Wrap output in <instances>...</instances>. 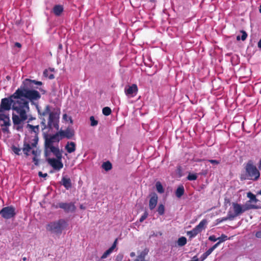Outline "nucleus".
<instances>
[{
	"label": "nucleus",
	"mask_w": 261,
	"mask_h": 261,
	"mask_svg": "<svg viewBox=\"0 0 261 261\" xmlns=\"http://www.w3.org/2000/svg\"><path fill=\"white\" fill-rule=\"evenodd\" d=\"M69 119L70 120L71 123H72V120L71 117H69Z\"/></svg>",
	"instance_id": "obj_58"
},
{
	"label": "nucleus",
	"mask_w": 261,
	"mask_h": 261,
	"mask_svg": "<svg viewBox=\"0 0 261 261\" xmlns=\"http://www.w3.org/2000/svg\"><path fill=\"white\" fill-rule=\"evenodd\" d=\"M41 124L43 126V127L42 128V129H44L47 127V126L45 123V120L44 118H43L41 122Z\"/></svg>",
	"instance_id": "obj_46"
},
{
	"label": "nucleus",
	"mask_w": 261,
	"mask_h": 261,
	"mask_svg": "<svg viewBox=\"0 0 261 261\" xmlns=\"http://www.w3.org/2000/svg\"><path fill=\"white\" fill-rule=\"evenodd\" d=\"M112 111L110 108L106 107L102 109V113L105 116H109L111 114Z\"/></svg>",
	"instance_id": "obj_31"
},
{
	"label": "nucleus",
	"mask_w": 261,
	"mask_h": 261,
	"mask_svg": "<svg viewBox=\"0 0 261 261\" xmlns=\"http://www.w3.org/2000/svg\"><path fill=\"white\" fill-rule=\"evenodd\" d=\"M65 148L68 153H71L75 151L76 149V144L73 142H68Z\"/></svg>",
	"instance_id": "obj_17"
},
{
	"label": "nucleus",
	"mask_w": 261,
	"mask_h": 261,
	"mask_svg": "<svg viewBox=\"0 0 261 261\" xmlns=\"http://www.w3.org/2000/svg\"><path fill=\"white\" fill-rule=\"evenodd\" d=\"M232 206L234 213H232L230 211L228 212L229 218L230 219H233L235 217L240 215L244 212H245V210L244 209V207L240 204L233 202L232 203Z\"/></svg>",
	"instance_id": "obj_8"
},
{
	"label": "nucleus",
	"mask_w": 261,
	"mask_h": 261,
	"mask_svg": "<svg viewBox=\"0 0 261 261\" xmlns=\"http://www.w3.org/2000/svg\"><path fill=\"white\" fill-rule=\"evenodd\" d=\"M135 255H136V254H135V253L134 252H131V253H130V256L131 257H134Z\"/></svg>",
	"instance_id": "obj_54"
},
{
	"label": "nucleus",
	"mask_w": 261,
	"mask_h": 261,
	"mask_svg": "<svg viewBox=\"0 0 261 261\" xmlns=\"http://www.w3.org/2000/svg\"><path fill=\"white\" fill-rule=\"evenodd\" d=\"M43 75L45 77H48L50 80H52L55 78L54 75L53 73H49V70L47 69H45L43 71Z\"/></svg>",
	"instance_id": "obj_28"
},
{
	"label": "nucleus",
	"mask_w": 261,
	"mask_h": 261,
	"mask_svg": "<svg viewBox=\"0 0 261 261\" xmlns=\"http://www.w3.org/2000/svg\"><path fill=\"white\" fill-rule=\"evenodd\" d=\"M259 12L261 13V5L260 6V8H259Z\"/></svg>",
	"instance_id": "obj_59"
},
{
	"label": "nucleus",
	"mask_w": 261,
	"mask_h": 261,
	"mask_svg": "<svg viewBox=\"0 0 261 261\" xmlns=\"http://www.w3.org/2000/svg\"><path fill=\"white\" fill-rule=\"evenodd\" d=\"M189 261H199V259L196 255L193 256L192 259Z\"/></svg>",
	"instance_id": "obj_51"
},
{
	"label": "nucleus",
	"mask_w": 261,
	"mask_h": 261,
	"mask_svg": "<svg viewBox=\"0 0 261 261\" xmlns=\"http://www.w3.org/2000/svg\"><path fill=\"white\" fill-rule=\"evenodd\" d=\"M258 194L261 195V190L258 192Z\"/></svg>",
	"instance_id": "obj_61"
},
{
	"label": "nucleus",
	"mask_w": 261,
	"mask_h": 261,
	"mask_svg": "<svg viewBox=\"0 0 261 261\" xmlns=\"http://www.w3.org/2000/svg\"><path fill=\"white\" fill-rule=\"evenodd\" d=\"M16 91L14 93L8 97L2 98L0 103V121L3 123L1 124L3 126H9L11 125L10 119L9 115L5 113V112H9L11 110L13 111L12 113L16 112L14 109V106L16 103Z\"/></svg>",
	"instance_id": "obj_2"
},
{
	"label": "nucleus",
	"mask_w": 261,
	"mask_h": 261,
	"mask_svg": "<svg viewBox=\"0 0 261 261\" xmlns=\"http://www.w3.org/2000/svg\"><path fill=\"white\" fill-rule=\"evenodd\" d=\"M219 241L216 243L218 244V246L220 245V244L228 239V237L225 234H222L221 236L218 238Z\"/></svg>",
	"instance_id": "obj_30"
},
{
	"label": "nucleus",
	"mask_w": 261,
	"mask_h": 261,
	"mask_svg": "<svg viewBox=\"0 0 261 261\" xmlns=\"http://www.w3.org/2000/svg\"><path fill=\"white\" fill-rule=\"evenodd\" d=\"M38 175L39 177H46L48 176V174L46 173H43L41 171H39L38 172Z\"/></svg>",
	"instance_id": "obj_45"
},
{
	"label": "nucleus",
	"mask_w": 261,
	"mask_h": 261,
	"mask_svg": "<svg viewBox=\"0 0 261 261\" xmlns=\"http://www.w3.org/2000/svg\"><path fill=\"white\" fill-rule=\"evenodd\" d=\"M54 206L56 208H60L63 209L65 213H73L75 212L76 210V206H75L74 203L70 202H60L58 203L57 205H54Z\"/></svg>",
	"instance_id": "obj_10"
},
{
	"label": "nucleus",
	"mask_w": 261,
	"mask_h": 261,
	"mask_svg": "<svg viewBox=\"0 0 261 261\" xmlns=\"http://www.w3.org/2000/svg\"><path fill=\"white\" fill-rule=\"evenodd\" d=\"M243 207L244 209L245 210V211L251 209H258L260 208V207L258 205L248 204L247 203H246Z\"/></svg>",
	"instance_id": "obj_23"
},
{
	"label": "nucleus",
	"mask_w": 261,
	"mask_h": 261,
	"mask_svg": "<svg viewBox=\"0 0 261 261\" xmlns=\"http://www.w3.org/2000/svg\"><path fill=\"white\" fill-rule=\"evenodd\" d=\"M207 221L205 219H203L200 221L198 225L195 226V227L199 230L200 232H201L204 225H205Z\"/></svg>",
	"instance_id": "obj_27"
},
{
	"label": "nucleus",
	"mask_w": 261,
	"mask_h": 261,
	"mask_svg": "<svg viewBox=\"0 0 261 261\" xmlns=\"http://www.w3.org/2000/svg\"><path fill=\"white\" fill-rule=\"evenodd\" d=\"M63 7L62 5H55L53 9V12L55 15L57 16H59L61 15L63 12Z\"/></svg>",
	"instance_id": "obj_18"
},
{
	"label": "nucleus",
	"mask_w": 261,
	"mask_h": 261,
	"mask_svg": "<svg viewBox=\"0 0 261 261\" xmlns=\"http://www.w3.org/2000/svg\"><path fill=\"white\" fill-rule=\"evenodd\" d=\"M125 93L126 95L132 97L136 96L138 91V88L136 84H133L129 86L128 88H125Z\"/></svg>",
	"instance_id": "obj_12"
},
{
	"label": "nucleus",
	"mask_w": 261,
	"mask_h": 261,
	"mask_svg": "<svg viewBox=\"0 0 261 261\" xmlns=\"http://www.w3.org/2000/svg\"><path fill=\"white\" fill-rule=\"evenodd\" d=\"M61 184L67 190L72 187L71 181L70 178L63 176L62 178Z\"/></svg>",
	"instance_id": "obj_16"
},
{
	"label": "nucleus",
	"mask_w": 261,
	"mask_h": 261,
	"mask_svg": "<svg viewBox=\"0 0 261 261\" xmlns=\"http://www.w3.org/2000/svg\"><path fill=\"white\" fill-rule=\"evenodd\" d=\"M41 151L39 150H32V153L34 155V156H36L37 158V156H39L40 154Z\"/></svg>",
	"instance_id": "obj_39"
},
{
	"label": "nucleus",
	"mask_w": 261,
	"mask_h": 261,
	"mask_svg": "<svg viewBox=\"0 0 261 261\" xmlns=\"http://www.w3.org/2000/svg\"><path fill=\"white\" fill-rule=\"evenodd\" d=\"M26 128L28 129V130H29V132L30 133H31V134L34 133L35 134L34 138H36V137L38 138V135L39 134V130H40V127H39V125L34 126V125L30 124L29 123H28L26 126Z\"/></svg>",
	"instance_id": "obj_15"
},
{
	"label": "nucleus",
	"mask_w": 261,
	"mask_h": 261,
	"mask_svg": "<svg viewBox=\"0 0 261 261\" xmlns=\"http://www.w3.org/2000/svg\"><path fill=\"white\" fill-rule=\"evenodd\" d=\"M90 120L91 121V126H96L98 124V121L95 120L94 117L93 116H91L90 117Z\"/></svg>",
	"instance_id": "obj_37"
},
{
	"label": "nucleus",
	"mask_w": 261,
	"mask_h": 261,
	"mask_svg": "<svg viewBox=\"0 0 261 261\" xmlns=\"http://www.w3.org/2000/svg\"><path fill=\"white\" fill-rule=\"evenodd\" d=\"M58 122V117L57 114L55 112L50 113L48 117L47 127L49 129L55 128L57 130H58L59 128Z\"/></svg>",
	"instance_id": "obj_9"
},
{
	"label": "nucleus",
	"mask_w": 261,
	"mask_h": 261,
	"mask_svg": "<svg viewBox=\"0 0 261 261\" xmlns=\"http://www.w3.org/2000/svg\"><path fill=\"white\" fill-rule=\"evenodd\" d=\"M34 85L41 86L42 83L34 80L25 79L20 87L16 90V103L14 109L16 112L12 114L13 128L17 131H22L23 124L27 121L29 123L36 118L30 114L29 102L35 106L38 113H40L38 101L41 98L40 93L33 89Z\"/></svg>",
	"instance_id": "obj_1"
},
{
	"label": "nucleus",
	"mask_w": 261,
	"mask_h": 261,
	"mask_svg": "<svg viewBox=\"0 0 261 261\" xmlns=\"http://www.w3.org/2000/svg\"><path fill=\"white\" fill-rule=\"evenodd\" d=\"M102 168L104 169L105 171H108L112 168V165L110 162L107 161L102 164Z\"/></svg>",
	"instance_id": "obj_24"
},
{
	"label": "nucleus",
	"mask_w": 261,
	"mask_h": 261,
	"mask_svg": "<svg viewBox=\"0 0 261 261\" xmlns=\"http://www.w3.org/2000/svg\"><path fill=\"white\" fill-rule=\"evenodd\" d=\"M15 46L17 47L18 48H20L21 47V44L19 42H15Z\"/></svg>",
	"instance_id": "obj_52"
},
{
	"label": "nucleus",
	"mask_w": 261,
	"mask_h": 261,
	"mask_svg": "<svg viewBox=\"0 0 261 261\" xmlns=\"http://www.w3.org/2000/svg\"><path fill=\"white\" fill-rule=\"evenodd\" d=\"M241 32L242 33V35L241 36V39L242 41H244L246 40L247 37V34L245 31H241Z\"/></svg>",
	"instance_id": "obj_40"
},
{
	"label": "nucleus",
	"mask_w": 261,
	"mask_h": 261,
	"mask_svg": "<svg viewBox=\"0 0 261 261\" xmlns=\"http://www.w3.org/2000/svg\"><path fill=\"white\" fill-rule=\"evenodd\" d=\"M62 139V137L59 132L53 135L46 136L44 142V155L47 157L50 155L51 152L60 151L58 146H55L54 144L58 143Z\"/></svg>",
	"instance_id": "obj_3"
},
{
	"label": "nucleus",
	"mask_w": 261,
	"mask_h": 261,
	"mask_svg": "<svg viewBox=\"0 0 261 261\" xmlns=\"http://www.w3.org/2000/svg\"><path fill=\"white\" fill-rule=\"evenodd\" d=\"M158 197L156 193H153L150 195L149 201V207L150 210H153L158 203Z\"/></svg>",
	"instance_id": "obj_14"
},
{
	"label": "nucleus",
	"mask_w": 261,
	"mask_h": 261,
	"mask_svg": "<svg viewBox=\"0 0 261 261\" xmlns=\"http://www.w3.org/2000/svg\"><path fill=\"white\" fill-rule=\"evenodd\" d=\"M123 258V255L122 254H119L117 255L116 261H121Z\"/></svg>",
	"instance_id": "obj_49"
},
{
	"label": "nucleus",
	"mask_w": 261,
	"mask_h": 261,
	"mask_svg": "<svg viewBox=\"0 0 261 261\" xmlns=\"http://www.w3.org/2000/svg\"><path fill=\"white\" fill-rule=\"evenodd\" d=\"M208 240L212 242H216L218 240V238H216L214 235H212L209 237Z\"/></svg>",
	"instance_id": "obj_43"
},
{
	"label": "nucleus",
	"mask_w": 261,
	"mask_h": 261,
	"mask_svg": "<svg viewBox=\"0 0 261 261\" xmlns=\"http://www.w3.org/2000/svg\"><path fill=\"white\" fill-rule=\"evenodd\" d=\"M185 193V189L182 185L178 187L176 191L175 195L177 198H180Z\"/></svg>",
	"instance_id": "obj_20"
},
{
	"label": "nucleus",
	"mask_w": 261,
	"mask_h": 261,
	"mask_svg": "<svg viewBox=\"0 0 261 261\" xmlns=\"http://www.w3.org/2000/svg\"><path fill=\"white\" fill-rule=\"evenodd\" d=\"M157 212H158L160 215H163L165 212V206L163 204H159Z\"/></svg>",
	"instance_id": "obj_29"
},
{
	"label": "nucleus",
	"mask_w": 261,
	"mask_h": 261,
	"mask_svg": "<svg viewBox=\"0 0 261 261\" xmlns=\"http://www.w3.org/2000/svg\"><path fill=\"white\" fill-rule=\"evenodd\" d=\"M187 178L189 180H195L197 178V176L196 174L190 173Z\"/></svg>",
	"instance_id": "obj_36"
},
{
	"label": "nucleus",
	"mask_w": 261,
	"mask_h": 261,
	"mask_svg": "<svg viewBox=\"0 0 261 261\" xmlns=\"http://www.w3.org/2000/svg\"><path fill=\"white\" fill-rule=\"evenodd\" d=\"M49 70L51 71H54V68H53V69L49 68Z\"/></svg>",
	"instance_id": "obj_56"
},
{
	"label": "nucleus",
	"mask_w": 261,
	"mask_h": 261,
	"mask_svg": "<svg viewBox=\"0 0 261 261\" xmlns=\"http://www.w3.org/2000/svg\"><path fill=\"white\" fill-rule=\"evenodd\" d=\"M67 117H68V116L66 114H64L63 116V119L66 121H67Z\"/></svg>",
	"instance_id": "obj_53"
},
{
	"label": "nucleus",
	"mask_w": 261,
	"mask_h": 261,
	"mask_svg": "<svg viewBox=\"0 0 261 261\" xmlns=\"http://www.w3.org/2000/svg\"><path fill=\"white\" fill-rule=\"evenodd\" d=\"M67 226V222L63 219L50 222L46 225V230L57 234L62 233L63 229Z\"/></svg>",
	"instance_id": "obj_5"
},
{
	"label": "nucleus",
	"mask_w": 261,
	"mask_h": 261,
	"mask_svg": "<svg viewBox=\"0 0 261 261\" xmlns=\"http://www.w3.org/2000/svg\"><path fill=\"white\" fill-rule=\"evenodd\" d=\"M38 141V137L34 138L33 140V142L31 144L25 141H24L22 150L25 156H28L29 155V152L32 150V149L37 146Z\"/></svg>",
	"instance_id": "obj_11"
},
{
	"label": "nucleus",
	"mask_w": 261,
	"mask_h": 261,
	"mask_svg": "<svg viewBox=\"0 0 261 261\" xmlns=\"http://www.w3.org/2000/svg\"><path fill=\"white\" fill-rule=\"evenodd\" d=\"M52 153L56 158H48L47 161L55 170L59 171L63 167V164L62 162V152L61 151H58Z\"/></svg>",
	"instance_id": "obj_6"
},
{
	"label": "nucleus",
	"mask_w": 261,
	"mask_h": 261,
	"mask_svg": "<svg viewBox=\"0 0 261 261\" xmlns=\"http://www.w3.org/2000/svg\"><path fill=\"white\" fill-rule=\"evenodd\" d=\"M247 197L249 198L251 200L254 201L255 202H256L258 201L255 195L251 192H248L247 193Z\"/></svg>",
	"instance_id": "obj_32"
},
{
	"label": "nucleus",
	"mask_w": 261,
	"mask_h": 261,
	"mask_svg": "<svg viewBox=\"0 0 261 261\" xmlns=\"http://www.w3.org/2000/svg\"><path fill=\"white\" fill-rule=\"evenodd\" d=\"M134 261H146L145 259V254L141 252V254L138 255L137 258Z\"/></svg>",
	"instance_id": "obj_35"
},
{
	"label": "nucleus",
	"mask_w": 261,
	"mask_h": 261,
	"mask_svg": "<svg viewBox=\"0 0 261 261\" xmlns=\"http://www.w3.org/2000/svg\"><path fill=\"white\" fill-rule=\"evenodd\" d=\"M245 174L241 175V179L242 180L248 179L255 181L260 176L259 171L251 161L247 163L245 166Z\"/></svg>",
	"instance_id": "obj_4"
},
{
	"label": "nucleus",
	"mask_w": 261,
	"mask_h": 261,
	"mask_svg": "<svg viewBox=\"0 0 261 261\" xmlns=\"http://www.w3.org/2000/svg\"><path fill=\"white\" fill-rule=\"evenodd\" d=\"M237 39L238 40H239L240 39V36H237Z\"/></svg>",
	"instance_id": "obj_55"
},
{
	"label": "nucleus",
	"mask_w": 261,
	"mask_h": 261,
	"mask_svg": "<svg viewBox=\"0 0 261 261\" xmlns=\"http://www.w3.org/2000/svg\"><path fill=\"white\" fill-rule=\"evenodd\" d=\"M59 133L62 139L63 138L71 139L74 135V130L69 128H67L65 130H60Z\"/></svg>",
	"instance_id": "obj_13"
},
{
	"label": "nucleus",
	"mask_w": 261,
	"mask_h": 261,
	"mask_svg": "<svg viewBox=\"0 0 261 261\" xmlns=\"http://www.w3.org/2000/svg\"><path fill=\"white\" fill-rule=\"evenodd\" d=\"M155 187L158 193L162 194L164 192V189L160 181H157L156 182Z\"/></svg>",
	"instance_id": "obj_25"
},
{
	"label": "nucleus",
	"mask_w": 261,
	"mask_h": 261,
	"mask_svg": "<svg viewBox=\"0 0 261 261\" xmlns=\"http://www.w3.org/2000/svg\"><path fill=\"white\" fill-rule=\"evenodd\" d=\"M255 237L261 239V230L258 231L255 233Z\"/></svg>",
	"instance_id": "obj_50"
},
{
	"label": "nucleus",
	"mask_w": 261,
	"mask_h": 261,
	"mask_svg": "<svg viewBox=\"0 0 261 261\" xmlns=\"http://www.w3.org/2000/svg\"><path fill=\"white\" fill-rule=\"evenodd\" d=\"M207 256L208 255L204 252L201 255L200 257V260H199V261H203L207 257Z\"/></svg>",
	"instance_id": "obj_42"
},
{
	"label": "nucleus",
	"mask_w": 261,
	"mask_h": 261,
	"mask_svg": "<svg viewBox=\"0 0 261 261\" xmlns=\"http://www.w3.org/2000/svg\"><path fill=\"white\" fill-rule=\"evenodd\" d=\"M187 240L186 237H181L177 240V244L179 246L182 247L187 244Z\"/></svg>",
	"instance_id": "obj_26"
},
{
	"label": "nucleus",
	"mask_w": 261,
	"mask_h": 261,
	"mask_svg": "<svg viewBox=\"0 0 261 261\" xmlns=\"http://www.w3.org/2000/svg\"><path fill=\"white\" fill-rule=\"evenodd\" d=\"M11 148H12V151L16 154L19 155L21 154L20 153L21 149L19 148V147H17L13 145L12 146Z\"/></svg>",
	"instance_id": "obj_33"
},
{
	"label": "nucleus",
	"mask_w": 261,
	"mask_h": 261,
	"mask_svg": "<svg viewBox=\"0 0 261 261\" xmlns=\"http://www.w3.org/2000/svg\"><path fill=\"white\" fill-rule=\"evenodd\" d=\"M148 213L146 211H145L143 215L140 218V220H139L140 222H142L144 220H145L147 218V217H148Z\"/></svg>",
	"instance_id": "obj_38"
},
{
	"label": "nucleus",
	"mask_w": 261,
	"mask_h": 261,
	"mask_svg": "<svg viewBox=\"0 0 261 261\" xmlns=\"http://www.w3.org/2000/svg\"><path fill=\"white\" fill-rule=\"evenodd\" d=\"M26 259H27V258H26L25 257H23V258H22V260H23V261L26 260Z\"/></svg>",
	"instance_id": "obj_57"
},
{
	"label": "nucleus",
	"mask_w": 261,
	"mask_h": 261,
	"mask_svg": "<svg viewBox=\"0 0 261 261\" xmlns=\"http://www.w3.org/2000/svg\"><path fill=\"white\" fill-rule=\"evenodd\" d=\"M33 162L36 166H38L39 165V160L36 156H34L33 158Z\"/></svg>",
	"instance_id": "obj_44"
},
{
	"label": "nucleus",
	"mask_w": 261,
	"mask_h": 261,
	"mask_svg": "<svg viewBox=\"0 0 261 261\" xmlns=\"http://www.w3.org/2000/svg\"><path fill=\"white\" fill-rule=\"evenodd\" d=\"M3 127H2V131L4 133H9V128H8L9 126H3Z\"/></svg>",
	"instance_id": "obj_48"
},
{
	"label": "nucleus",
	"mask_w": 261,
	"mask_h": 261,
	"mask_svg": "<svg viewBox=\"0 0 261 261\" xmlns=\"http://www.w3.org/2000/svg\"><path fill=\"white\" fill-rule=\"evenodd\" d=\"M208 161L210 163H211V164H215V165H218L220 163V162L219 161L216 160H208Z\"/></svg>",
	"instance_id": "obj_41"
},
{
	"label": "nucleus",
	"mask_w": 261,
	"mask_h": 261,
	"mask_svg": "<svg viewBox=\"0 0 261 261\" xmlns=\"http://www.w3.org/2000/svg\"><path fill=\"white\" fill-rule=\"evenodd\" d=\"M116 243H117V239L114 241V243L113 244L112 246L107 251H106L101 256V258L103 259L106 258L110 253H111L113 251V250L114 249V248L116 246Z\"/></svg>",
	"instance_id": "obj_19"
},
{
	"label": "nucleus",
	"mask_w": 261,
	"mask_h": 261,
	"mask_svg": "<svg viewBox=\"0 0 261 261\" xmlns=\"http://www.w3.org/2000/svg\"><path fill=\"white\" fill-rule=\"evenodd\" d=\"M59 47L60 48H62V45L60 44Z\"/></svg>",
	"instance_id": "obj_60"
},
{
	"label": "nucleus",
	"mask_w": 261,
	"mask_h": 261,
	"mask_svg": "<svg viewBox=\"0 0 261 261\" xmlns=\"http://www.w3.org/2000/svg\"><path fill=\"white\" fill-rule=\"evenodd\" d=\"M218 247V244H215L212 247L209 248L205 253L208 256Z\"/></svg>",
	"instance_id": "obj_34"
},
{
	"label": "nucleus",
	"mask_w": 261,
	"mask_h": 261,
	"mask_svg": "<svg viewBox=\"0 0 261 261\" xmlns=\"http://www.w3.org/2000/svg\"><path fill=\"white\" fill-rule=\"evenodd\" d=\"M227 220H232V219H230V218H229V212L228 213V214H227V216L226 217H224L219 222H222L224 221H226Z\"/></svg>",
	"instance_id": "obj_47"
},
{
	"label": "nucleus",
	"mask_w": 261,
	"mask_h": 261,
	"mask_svg": "<svg viewBox=\"0 0 261 261\" xmlns=\"http://www.w3.org/2000/svg\"><path fill=\"white\" fill-rule=\"evenodd\" d=\"M200 232L199 230L195 227L192 230L187 232V235L190 238H193L196 236Z\"/></svg>",
	"instance_id": "obj_21"
},
{
	"label": "nucleus",
	"mask_w": 261,
	"mask_h": 261,
	"mask_svg": "<svg viewBox=\"0 0 261 261\" xmlns=\"http://www.w3.org/2000/svg\"><path fill=\"white\" fill-rule=\"evenodd\" d=\"M51 112H50V107L49 105H46L45 106V109L43 110V111L41 112L40 111V113H38V114L41 117L45 116L47 115L48 114L49 115V114Z\"/></svg>",
	"instance_id": "obj_22"
},
{
	"label": "nucleus",
	"mask_w": 261,
	"mask_h": 261,
	"mask_svg": "<svg viewBox=\"0 0 261 261\" xmlns=\"http://www.w3.org/2000/svg\"><path fill=\"white\" fill-rule=\"evenodd\" d=\"M16 214L15 208L12 205L4 207L0 211V215L5 219L13 218Z\"/></svg>",
	"instance_id": "obj_7"
}]
</instances>
